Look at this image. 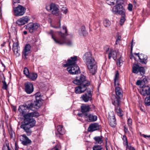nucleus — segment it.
<instances>
[{"label":"nucleus","mask_w":150,"mask_h":150,"mask_svg":"<svg viewBox=\"0 0 150 150\" xmlns=\"http://www.w3.org/2000/svg\"><path fill=\"white\" fill-rule=\"evenodd\" d=\"M112 12L115 14H123L125 13V10L120 4H118L112 8Z\"/></svg>","instance_id":"obj_8"},{"label":"nucleus","mask_w":150,"mask_h":150,"mask_svg":"<svg viewBox=\"0 0 150 150\" xmlns=\"http://www.w3.org/2000/svg\"><path fill=\"white\" fill-rule=\"evenodd\" d=\"M108 4L110 5H114V3L113 1H112V2H110V3H109V2H108Z\"/></svg>","instance_id":"obj_55"},{"label":"nucleus","mask_w":150,"mask_h":150,"mask_svg":"<svg viewBox=\"0 0 150 150\" xmlns=\"http://www.w3.org/2000/svg\"><path fill=\"white\" fill-rule=\"evenodd\" d=\"M83 58L90 73L92 75L95 74L97 71V67L95 61L91 53L90 52L86 53Z\"/></svg>","instance_id":"obj_2"},{"label":"nucleus","mask_w":150,"mask_h":150,"mask_svg":"<svg viewBox=\"0 0 150 150\" xmlns=\"http://www.w3.org/2000/svg\"><path fill=\"white\" fill-rule=\"evenodd\" d=\"M3 85L2 86V88L4 89H5L6 90L7 89L8 86L6 84V82L4 80L3 81Z\"/></svg>","instance_id":"obj_42"},{"label":"nucleus","mask_w":150,"mask_h":150,"mask_svg":"<svg viewBox=\"0 0 150 150\" xmlns=\"http://www.w3.org/2000/svg\"><path fill=\"white\" fill-rule=\"evenodd\" d=\"M123 62V61L121 59V58L120 57L118 60V61L117 62V64L118 66L120 67L122 64Z\"/></svg>","instance_id":"obj_43"},{"label":"nucleus","mask_w":150,"mask_h":150,"mask_svg":"<svg viewBox=\"0 0 150 150\" xmlns=\"http://www.w3.org/2000/svg\"><path fill=\"white\" fill-rule=\"evenodd\" d=\"M39 25L37 23H29L26 26V29L30 33H32L36 31Z\"/></svg>","instance_id":"obj_12"},{"label":"nucleus","mask_w":150,"mask_h":150,"mask_svg":"<svg viewBox=\"0 0 150 150\" xmlns=\"http://www.w3.org/2000/svg\"><path fill=\"white\" fill-rule=\"evenodd\" d=\"M104 50L106 54H108V58L110 59L112 57L115 60L117 59V53L115 50L110 48L108 45H106L104 47Z\"/></svg>","instance_id":"obj_7"},{"label":"nucleus","mask_w":150,"mask_h":150,"mask_svg":"<svg viewBox=\"0 0 150 150\" xmlns=\"http://www.w3.org/2000/svg\"><path fill=\"white\" fill-rule=\"evenodd\" d=\"M19 1L18 0H13V3H19Z\"/></svg>","instance_id":"obj_54"},{"label":"nucleus","mask_w":150,"mask_h":150,"mask_svg":"<svg viewBox=\"0 0 150 150\" xmlns=\"http://www.w3.org/2000/svg\"><path fill=\"white\" fill-rule=\"evenodd\" d=\"M93 150H102L103 149L101 146L95 145L93 147Z\"/></svg>","instance_id":"obj_36"},{"label":"nucleus","mask_w":150,"mask_h":150,"mask_svg":"<svg viewBox=\"0 0 150 150\" xmlns=\"http://www.w3.org/2000/svg\"><path fill=\"white\" fill-rule=\"evenodd\" d=\"M140 93L144 96L150 94V87L148 86L144 85L142 87V90Z\"/></svg>","instance_id":"obj_18"},{"label":"nucleus","mask_w":150,"mask_h":150,"mask_svg":"<svg viewBox=\"0 0 150 150\" xmlns=\"http://www.w3.org/2000/svg\"><path fill=\"white\" fill-rule=\"evenodd\" d=\"M56 135L57 136L58 135V134H57L56 133Z\"/></svg>","instance_id":"obj_63"},{"label":"nucleus","mask_w":150,"mask_h":150,"mask_svg":"<svg viewBox=\"0 0 150 150\" xmlns=\"http://www.w3.org/2000/svg\"><path fill=\"white\" fill-rule=\"evenodd\" d=\"M61 146L60 144H58L52 148V150H59L61 149Z\"/></svg>","instance_id":"obj_39"},{"label":"nucleus","mask_w":150,"mask_h":150,"mask_svg":"<svg viewBox=\"0 0 150 150\" xmlns=\"http://www.w3.org/2000/svg\"><path fill=\"white\" fill-rule=\"evenodd\" d=\"M121 37L120 36H118L117 38L116 42L115 44L116 45L120 44V42L121 40Z\"/></svg>","instance_id":"obj_44"},{"label":"nucleus","mask_w":150,"mask_h":150,"mask_svg":"<svg viewBox=\"0 0 150 150\" xmlns=\"http://www.w3.org/2000/svg\"><path fill=\"white\" fill-rule=\"evenodd\" d=\"M96 143L101 144L103 142V139L102 136H96L94 138Z\"/></svg>","instance_id":"obj_28"},{"label":"nucleus","mask_w":150,"mask_h":150,"mask_svg":"<svg viewBox=\"0 0 150 150\" xmlns=\"http://www.w3.org/2000/svg\"><path fill=\"white\" fill-rule=\"evenodd\" d=\"M119 74L118 71H117L115 75V78L114 79V85L115 86L116 85L118 86L119 84L118 83V80L119 79Z\"/></svg>","instance_id":"obj_32"},{"label":"nucleus","mask_w":150,"mask_h":150,"mask_svg":"<svg viewBox=\"0 0 150 150\" xmlns=\"http://www.w3.org/2000/svg\"><path fill=\"white\" fill-rule=\"evenodd\" d=\"M122 139L124 141L123 143L124 145H127H127H128V142L127 141V139L126 136L124 135L123 136Z\"/></svg>","instance_id":"obj_37"},{"label":"nucleus","mask_w":150,"mask_h":150,"mask_svg":"<svg viewBox=\"0 0 150 150\" xmlns=\"http://www.w3.org/2000/svg\"><path fill=\"white\" fill-rule=\"evenodd\" d=\"M78 115L80 117H82V115L81 114H78Z\"/></svg>","instance_id":"obj_60"},{"label":"nucleus","mask_w":150,"mask_h":150,"mask_svg":"<svg viewBox=\"0 0 150 150\" xmlns=\"http://www.w3.org/2000/svg\"><path fill=\"white\" fill-rule=\"evenodd\" d=\"M24 74L27 77H28L30 74H29L28 69L26 67L24 68L23 70Z\"/></svg>","instance_id":"obj_38"},{"label":"nucleus","mask_w":150,"mask_h":150,"mask_svg":"<svg viewBox=\"0 0 150 150\" xmlns=\"http://www.w3.org/2000/svg\"><path fill=\"white\" fill-rule=\"evenodd\" d=\"M50 10L52 14L57 16L59 14V9L58 5L54 3H51L50 6Z\"/></svg>","instance_id":"obj_16"},{"label":"nucleus","mask_w":150,"mask_h":150,"mask_svg":"<svg viewBox=\"0 0 150 150\" xmlns=\"http://www.w3.org/2000/svg\"><path fill=\"white\" fill-rule=\"evenodd\" d=\"M79 33L80 36H85L88 35V33L85 29L84 26H82L79 30Z\"/></svg>","instance_id":"obj_23"},{"label":"nucleus","mask_w":150,"mask_h":150,"mask_svg":"<svg viewBox=\"0 0 150 150\" xmlns=\"http://www.w3.org/2000/svg\"><path fill=\"white\" fill-rule=\"evenodd\" d=\"M135 54H136V55L138 57V56L139 55V54L138 53H136Z\"/></svg>","instance_id":"obj_61"},{"label":"nucleus","mask_w":150,"mask_h":150,"mask_svg":"<svg viewBox=\"0 0 150 150\" xmlns=\"http://www.w3.org/2000/svg\"><path fill=\"white\" fill-rule=\"evenodd\" d=\"M140 62L142 64H146L147 63V57L146 55L141 54L138 56Z\"/></svg>","instance_id":"obj_21"},{"label":"nucleus","mask_w":150,"mask_h":150,"mask_svg":"<svg viewBox=\"0 0 150 150\" xmlns=\"http://www.w3.org/2000/svg\"><path fill=\"white\" fill-rule=\"evenodd\" d=\"M31 105V104H29L28 103L20 106L18 108L20 114L21 116H23L24 118L21 123L20 127L28 135L31 134L32 131L31 128L35 125L36 123L35 120L33 117L39 116V113L37 112L26 113L29 111L30 110H32Z\"/></svg>","instance_id":"obj_1"},{"label":"nucleus","mask_w":150,"mask_h":150,"mask_svg":"<svg viewBox=\"0 0 150 150\" xmlns=\"http://www.w3.org/2000/svg\"><path fill=\"white\" fill-rule=\"evenodd\" d=\"M23 33L25 35H26L27 34V32L26 31H23Z\"/></svg>","instance_id":"obj_58"},{"label":"nucleus","mask_w":150,"mask_h":150,"mask_svg":"<svg viewBox=\"0 0 150 150\" xmlns=\"http://www.w3.org/2000/svg\"><path fill=\"white\" fill-rule=\"evenodd\" d=\"M30 19L27 16L23 17L16 21V23L19 25H23L28 22Z\"/></svg>","instance_id":"obj_17"},{"label":"nucleus","mask_w":150,"mask_h":150,"mask_svg":"<svg viewBox=\"0 0 150 150\" xmlns=\"http://www.w3.org/2000/svg\"><path fill=\"white\" fill-rule=\"evenodd\" d=\"M122 17L120 20V24L122 25L125 20V14L124 13L123 14H121Z\"/></svg>","instance_id":"obj_35"},{"label":"nucleus","mask_w":150,"mask_h":150,"mask_svg":"<svg viewBox=\"0 0 150 150\" xmlns=\"http://www.w3.org/2000/svg\"><path fill=\"white\" fill-rule=\"evenodd\" d=\"M132 72L135 74L139 72L141 75L145 73V70L143 67L139 66L138 64H134L132 67Z\"/></svg>","instance_id":"obj_10"},{"label":"nucleus","mask_w":150,"mask_h":150,"mask_svg":"<svg viewBox=\"0 0 150 150\" xmlns=\"http://www.w3.org/2000/svg\"><path fill=\"white\" fill-rule=\"evenodd\" d=\"M63 30H65V33H67V28L65 26H63L62 27Z\"/></svg>","instance_id":"obj_53"},{"label":"nucleus","mask_w":150,"mask_h":150,"mask_svg":"<svg viewBox=\"0 0 150 150\" xmlns=\"http://www.w3.org/2000/svg\"><path fill=\"white\" fill-rule=\"evenodd\" d=\"M2 16L1 11V8L0 7V18Z\"/></svg>","instance_id":"obj_57"},{"label":"nucleus","mask_w":150,"mask_h":150,"mask_svg":"<svg viewBox=\"0 0 150 150\" xmlns=\"http://www.w3.org/2000/svg\"><path fill=\"white\" fill-rule=\"evenodd\" d=\"M88 118L89 121L94 122L97 120V117L95 115L90 114L88 116Z\"/></svg>","instance_id":"obj_27"},{"label":"nucleus","mask_w":150,"mask_h":150,"mask_svg":"<svg viewBox=\"0 0 150 150\" xmlns=\"http://www.w3.org/2000/svg\"><path fill=\"white\" fill-rule=\"evenodd\" d=\"M25 91L28 94L32 93L34 91L33 85L31 82H27L25 83Z\"/></svg>","instance_id":"obj_13"},{"label":"nucleus","mask_w":150,"mask_h":150,"mask_svg":"<svg viewBox=\"0 0 150 150\" xmlns=\"http://www.w3.org/2000/svg\"><path fill=\"white\" fill-rule=\"evenodd\" d=\"M13 50L14 54L16 57H18L20 55V53L18 52V49L17 45L16 43L13 44Z\"/></svg>","instance_id":"obj_25"},{"label":"nucleus","mask_w":150,"mask_h":150,"mask_svg":"<svg viewBox=\"0 0 150 150\" xmlns=\"http://www.w3.org/2000/svg\"><path fill=\"white\" fill-rule=\"evenodd\" d=\"M37 74L35 73H30L28 76V78H29L33 81H34L36 79L37 77Z\"/></svg>","instance_id":"obj_31"},{"label":"nucleus","mask_w":150,"mask_h":150,"mask_svg":"<svg viewBox=\"0 0 150 150\" xmlns=\"http://www.w3.org/2000/svg\"><path fill=\"white\" fill-rule=\"evenodd\" d=\"M31 47L30 45L28 44L24 48L22 52V57L24 59H26L28 58L29 55L30 53Z\"/></svg>","instance_id":"obj_11"},{"label":"nucleus","mask_w":150,"mask_h":150,"mask_svg":"<svg viewBox=\"0 0 150 150\" xmlns=\"http://www.w3.org/2000/svg\"><path fill=\"white\" fill-rule=\"evenodd\" d=\"M3 150H10L9 145H6V146L3 147Z\"/></svg>","instance_id":"obj_49"},{"label":"nucleus","mask_w":150,"mask_h":150,"mask_svg":"<svg viewBox=\"0 0 150 150\" xmlns=\"http://www.w3.org/2000/svg\"><path fill=\"white\" fill-rule=\"evenodd\" d=\"M144 103L146 105L149 106L150 105V95L148 97H146L145 98Z\"/></svg>","instance_id":"obj_34"},{"label":"nucleus","mask_w":150,"mask_h":150,"mask_svg":"<svg viewBox=\"0 0 150 150\" xmlns=\"http://www.w3.org/2000/svg\"><path fill=\"white\" fill-rule=\"evenodd\" d=\"M132 5L131 4H129L128 5V7L127 8L128 10L130 11H132Z\"/></svg>","instance_id":"obj_47"},{"label":"nucleus","mask_w":150,"mask_h":150,"mask_svg":"<svg viewBox=\"0 0 150 150\" xmlns=\"http://www.w3.org/2000/svg\"><path fill=\"white\" fill-rule=\"evenodd\" d=\"M132 120L130 118H129L127 121V124L129 126H130L132 124Z\"/></svg>","instance_id":"obj_46"},{"label":"nucleus","mask_w":150,"mask_h":150,"mask_svg":"<svg viewBox=\"0 0 150 150\" xmlns=\"http://www.w3.org/2000/svg\"><path fill=\"white\" fill-rule=\"evenodd\" d=\"M41 95V93L40 92L37 93L35 95V97H39Z\"/></svg>","instance_id":"obj_50"},{"label":"nucleus","mask_w":150,"mask_h":150,"mask_svg":"<svg viewBox=\"0 0 150 150\" xmlns=\"http://www.w3.org/2000/svg\"><path fill=\"white\" fill-rule=\"evenodd\" d=\"M102 150H104V149H102Z\"/></svg>","instance_id":"obj_64"},{"label":"nucleus","mask_w":150,"mask_h":150,"mask_svg":"<svg viewBox=\"0 0 150 150\" xmlns=\"http://www.w3.org/2000/svg\"><path fill=\"white\" fill-rule=\"evenodd\" d=\"M124 131L126 133H128L129 132L128 129L125 126L124 127Z\"/></svg>","instance_id":"obj_52"},{"label":"nucleus","mask_w":150,"mask_h":150,"mask_svg":"<svg viewBox=\"0 0 150 150\" xmlns=\"http://www.w3.org/2000/svg\"><path fill=\"white\" fill-rule=\"evenodd\" d=\"M127 148L129 150H135L134 147L130 145H127Z\"/></svg>","instance_id":"obj_48"},{"label":"nucleus","mask_w":150,"mask_h":150,"mask_svg":"<svg viewBox=\"0 0 150 150\" xmlns=\"http://www.w3.org/2000/svg\"><path fill=\"white\" fill-rule=\"evenodd\" d=\"M19 139L21 143L24 145H26L31 142V141L25 134L20 136Z\"/></svg>","instance_id":"obj_15"},{"label":"nucleus","mask_w":150,"mask_h":150,"mask_svg":"<svg viewBox=\"0 0 150 150\" xmlns=\"http://www.w3.org/2000/svg\"><path fill=\"white\" fill-rule=\"evenodd\" d=\"M85 102L91 101L92 100V95L91 90H88L86 93L81 95V98Z\"/></svg>","instance_id":"obj_14"},{"label":"nucleus","mask_w":150,"mask_h":150,"mask_svg":"<svg viewBox=\"0 0 150 150\" xmlns=\"http://www.w3.org/2000/svg\"><path fill=\"white\" fill-rule=\"evenodd\" d=\"M78 60L77 56L72 57L68 60L67 63L64 65V67L69 66L67 68V70L71 74H76L80 72L79 67L76 64V62Z\"/></svg>","instance_id":"obj_3"},{"label":"nucleus","mask_w":150,"mask_h":150,"mask_svg":"<svg viewBox=\"0 0 150 150\" xmlns=\"http://www.w3.org/2000/svg\"><path fill=\"white\" fill-rule=\"evenodd\" d=\"M103 24L105 27H108L110 26L111 22L108 20L104 19L103 21Z\"/></svg>","instance_id":"obj_33"},{"label":"nucleus","mask_w":150,"mask_h":150,"mask_svg":"<svg viewBox=\"0 0 150 150\" xmlns=\"http://www.w3.org/2000/svg\"><path fill=\"white\" fill-rule=\"evenodd\" d=\"M115 92L116 96L113 95L111 97L112 103L114 105L117 106L120 102V99L123 96V91L122 89L119 86L115 88Z\"/></svg>","instance_id":"obj_5"},{"label":"nucleus","mask_w":150,"mask_h":150,"mask_svg":"<svg viewBox=\"0 0 150 150\" xmlns=\"http://www.w3.org/2000/svg\"><path fill=\"white\" fill-rule=\"evenodd\" d=\"M29 104H31V109L32 110L33 108H35L38 109L39 108L40 106V104L38 101L34 102L32 103L31 102H29Z\"/></svg>","instance_id":"obj_29"},{"label":"nucleus","mask_w":150,"mask_h":150,"mask_svg":"<svg viewBox=\"0 0 150 150\" xmlns=\"http://www.w3.org/2000/svg\"><path fill=\"white\" fill-rule=\"evenodd\" d=\"M81 111L82 113L89 112L90 109V107L88 105H84L81 106Z\"/></svg>","instance_id":"obj_26"},{"label":"nucleus","mask_w":150,"mask_h":150,"mask_svg":"<svg viewBox=\"0 0 150 150\" xmlns=\"http://www.w3.org/2000/svg\"><path fill=\"white\" fill-rule=\"evenodd\" d=\"M73 82L77 85L87 86L90 84L89 81L87 80L86 76L82 74L76 76L73 80Z\"/></svg>","instance_id":"obj_6"},{"label":"nucleus","mask_w":150,"mask_h":150,"mask_svg":"<svg viewBox=\"0 0 150 150\" xmlns=\"http://www.w3.org/2000/svg\"><path fill=\"white\" fill-rule=\"evenodd\" d=\"M57 24L55 23L54 25V26H52V27L56 28H60L61 26L60 21L59 20V22L58 23H57Z\"/></svg>","instance_id":"obj_41"},{"label":"nucleus","mask_w":150,"mask_h":150,"mask_svg":"<svg viewBox=\"0 0 150 150\" xmlns=\"http://www.w3.org/2000/svg\"><path fill=\"white\" fill-rule=\"evenodd\" d=\"M62 11L64 13L66 14L67 12V9L66 8L64 7H62Z\"/></svg>","instance_id":"obj_45"},{"label":"nucleus","mask_w":150,"mask_h":150,"mask_svg":"<svg viewBox=\"0 0 150 150\" xmlns=\"http://www.w3.org/2000/svg\"><path fill=\"white\" fill-rule=\"evenodd\" d=\"M109 124L112 127H114L116 126V123L115 116H113L109 119Z\"/></svg>","instance_id":"obj_24"},{"label":"nucleus","mask_w":150,"mask_h":150,"mask_svg":"<svg viewBox=\"0 0 150 150\" xmlns=\"http://www.w3.org/2000/svg\"><path fill=\"white\" fill-rule=\"evenodd\" d=\"M143 78L142 81L143 83V85H144L146 83L148 82L147 78L145 76H143Z\"/></svg>","instance_id":"obj_40"},{"label":"nucleus","mask_w":150,"mask_h":150,"mask_svg":"<svg viewBox=\"0 0 150 150\" xmlns=\"http://www.w3.org/2000/svg\"><path fill=\"white\" fill-rule=\"evenodd\" d=\"M120 102H119V105L117 106L114 105L115 106V111L117 112L118 115L120 117H122L123 115V112L120 108Z\"/></svg>","instance_id":"obj_20"},{"label":"nucleus","mask_w":150,"mask_h":150,"mask_svg":"<svg viewBox=\"0 0 150 150\" xmlns=\"http://www.w3.org/2000/svg\"><path fill=\"white\" fill-rule=\"evenodd\" d=\"M56 32L52 30H51L48 33V34L51 35L52 38L56 43L59 44H66L67 45L69 46L72 45V41L70 40H67L66 38L65 35L64 33H62L61 32H59V35L60 37L58 39L56 38Z\"/></svg>","instance_id":"obj_4"},{"label":"nucleus","mask_w":150,"mask_h":150,"mask_svg":"<svg viewBox=\"0 0 150 150\" xmlns=\"http://www.w3.org/2000/svg\"><path fill=\"white\" fill-rule=\"evenodd\" d=\"M136 84L137 85H143V83L142 81L138 80L136 82Z\"/></svg>","instance_id":"obj_51"},{"label":"nucleus","mask_w":150,"mask_h":150,"mask_svg":"<svg viewBox=\"0 0 150 150\" xmlns=\"http://www.w3.org/2000/svg\"><path fill=\"white\" fill-rule=\"evenodd\" d=\"M142 136L145 138H146V137H150V135H146L145 134H143Z\"/></svg>","instance_id":"obj_56"},{"label":"nucleus","mask_w":150,"mask_h":150,"mask_svg":"<svg viewBox=\"0 0 150 150\" xmlns=\"http://www.w3.org/2000/svg\"><path fill=\"white\" fill-rule=\"evenodd\" d=\"M87 86L80 85L75 88V91L76 94H80L84 92L87 89Z\"/></svg>","instance_id":"obj_19"},{"label":"nucleus","mask_w":150,"mask_h":150,"mask_svg":"<svg viewBox=\"0 0 150 150\" xmlns=\"http://www.w3.org/2000/svg\"><path fill=\"white\" fill-rule=\"evenodd\" d=\"M99 128L98 124L94 123L90 125L88 130L89 132H93L98 129Z\"/></svg>","instance_id":"obj_22"},{"label":"nucleus","mask_w":150,"mask_h":150,"mask_svg":"<svg viewBox=\"0 0 150 150\" xmlns=\"http://www.w3.org/2000/svg\"><path fill=\"white\" fill-rule=\"evenodd\" d=\"M106 150H108V148H107V147H106Z\"/></svg>","instance_id":"obj_62"},{"label":"nucleus","mask_w":150,"mask_h":150,"mask_svg":"<svg viewBox=\"0 0 150 150\" xmlns=\"http://www.w3.org/2000/svg\"><path fill=\"white\" fill-rule=\"evenodd\" d=\"M57 129L59 134H63L65 133V131L62 126L60 125H58Z\"/></svg>","instance_id":"obj_30"},{"label":"nucleus","mask_w":150,"mask_h":150,"mask_svg":"<svg viewBox=\"0 0 150 150\" xmlns=\"http://www.w3.org/2000/svg\"><path fill=\"white\" fill-rule=\"evenodd\" d=\"M1 63L2 65L4 67H5V66L4 64L1 62Z\"/></svg>","instance_id":"obj_59"},{"label":"nucleus","mask_w":150,"mask_h":150,"mask_svg":"<svg viewBox=\"0 0 150 150\" xmlns=\"http://www.w3.org/2000/svg\"><path fill=\"white\" fill-rule=\"evenodd\" d=\"M14 10L15 16H23L24 14L26 9L22 6L18 5L17 7L14 8Z\"/></svg>","instance_id":"obj_9"}]
</instances>
